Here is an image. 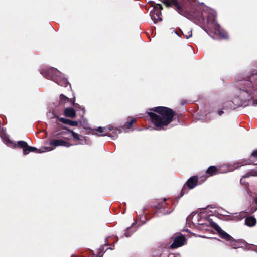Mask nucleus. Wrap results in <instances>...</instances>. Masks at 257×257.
<instances>
[{"label":"nucleus","instance_id":"obj_1","mask_svg":"<svg viewBox=\"0 0 257 257\" xmlns=\"http://www.w3.org/2000/svg\"><path fill=\"white\" fill-rule=\"evenodd\" d=\"M153 110L157 114L153 112H148V114L152 122L158 128L169 124L174 115V112L172 109L165 107H157Z\"/></svg>","mask_w":257,"mask_h":257},{"label":"nucleus","instance_id":"obj_2","mask_svg":"<svg viewBox=\"0 0 257 257\" xmlns=\"http://www.w3.org/2000/svg\"><path fill=\"white\" fill-rule=\"evenodd\" d=\"M56 73H57L56 70L55 69H50L48 71V74L46 75V77L48 79H52L55 81L58 85L66 87L68 84V81L66 79H62V80L59 81L58 79L56 78Z\"/></svg>","mask_w":257,"mask_h":257},{"label":"nucleus","instance_id":"obj_3","mask_svg":"<svg viewBox=\"0 0 257 257\" xmlns=\"http://www.w3.org/2000/svg\"><path fill=\"white\" fill-rule=\"evenodd\" d=\"M215 229L218 232L219 235L221 238L230 241V245L234 248H237L239 247V243L232 239V237L228 234L227 233L224 232L221 229V228L217 226Z\"/></svg>","mask_w":257,"mask_h":257},{"label":"nucleus","instance_id":"obj_4","mask_svg":"<svg viewBox=\"0 0 257 257\" xmlns=\"http://www.w3.org/2000/svg\"><path fill=\"white\" fill-rule=\"evenodd\" d=\"M162 9V6L161 5L156 4L153 10L150 12V16L155 23L162 20L161 12Z\"/></svg>","mask_w":257,"mask_h":257},{"label":"nucleus","instance_id":"obj_5","mask_svg":"<svg viewBox=\"0 0 257 257\" xmlns=\"http://www.w3.org/2000/svg\"><path fill=\"white\" fill-rule=\"evenodd\" d=\"M208 24V27L210 29H214V33L218 35L219 36H221L222 38H226L227 35L226 33L224 32H221L220 29V27L219 25L216 22L215 18L213 17V20L212 22H210L209 19H208L207 20Z\"/></svg>","mask_w":257,"mask_h":257},{"label":"nucleus","instance_id":"obj_6","mask_svg":"<svg viewBox=\"0 0 257 257\" xmlns=\"http://www.w3.org/2000/svg\"><path fill=\"white\" fill-rule=\"evenodd\" d=\"M162 3L167 7L174 6L177 12L181 15L187 17L183 8L179 5L177 0H162Z\"/></svg>","mask_w":257,"mask_h":257},{"label":"nucleus","instance_id":"obj_7","mask_svg":"<svg viewBox=\"0 0 257 257\" xmlns=\"http://www.w3.org/2000/svg\"><path fill=\"white\" fill-rule=\"evenodd\" d=\"M50 145L51 147H49L46 148L47 151H51L53 150L54 148H55L57 146H64L66 147H69L71 145L70 143L68 142L63 140H58L54 139L52 140L50 142Z\"/></svg>","mask_w":257,"mask_h":257},{"label":"nucleus","instance_id":"obj_8","mask_svg":"<svg viewBox=\"0 0 257 257\" xmlns=\"http://www.w3.org/2000/svg\"><path fill=\"white\" fill-rule=\"evenodd\" d=\"M186 242V238L184 235H181L176 236L174 242L171 245L172 248H175L183 245Z\"/></svg>","mask_w":257,"mask_h":257},{"label":"nucleus","instance_id":"obj_9","mask_svg":"<svg viewBox=\"0 0 257 257\" xmlns=\"http://www.w3.org/2000/svg\"><path fill=\"white\" fill-rule=\"evenodd\" d=\"M254 76H250L248 80H244L243 82L241 83V85H244L243 87L240 88V89L242 90L243 91H245L246 92H248L249 90L248 88H251L253 87L252 83L251 82L252 79H254L253 77Z\"/></svg>","mask_w":257,"mask_h":257},{"label":"nucleus","instance_id":"obj_10","mask_svg":"<svg viewBox=\"0 0 257 257\" xmlns=\"http://www.w3.org/2000/svg\"><path fill=\"white\" fill-rule=\"evenodd\" d=\"M197 181V177L196 176H193L188 179L187 182V185L190 189H192L196 185Z\"/></svg>","mask_w":257,"mask_h":257},{"label":"nucleus","instance_id":"obj_11","mask_svg":"<svg viewBox=\"0 0 257 257\" xmlns=\"http://www.w3.org/2000/svg\"><path fill=\"white\" fill-rule=\"evenodd\" d=\"M96 131L100 133L101 136H110L111 135L110 128L107 127H99L96 129Z\"/></svg>","mask_w":257,"mask_h":257},{"label":"nucleus","instance_id":"obj_12","mask_svg":"<svg viewBox=\"0 0 257 257\" xmlns=\"http://www.w3.org/2000/svg\"><path fill=\"white\" fill-rule=\"evenodd\" d=\"M64 115L66 117L73 118L76 115V112L73 108H67L64 110Z\"/></svg>","mask_w":257,"mask_h":257},{"label":"nucleus","instance_id":"obj_13","mask_svg":"<svg viewBox=\"0 0 257 257\" xmlns=\"http://www.w3.org/2000/svg\"><path fill=\"white\" fill-rule=\"evenodd\" d=\"M256 219L252 216L248 217L245 219V224L249 227H252L255 225Z\"/></svg>","mask_w":257,"mask_h":257},{"label":"nucleus","instance_id":"obj_14","mask_svg":"<svg viewBox=\"0 0 257 257\" xmlns=\"http://www.w3.org/2000/svg\"><path fill=\"white\" fill-rule=\"evenodd\" d=\"M19 146L23 149L24 154H28V151H27V147L28 146L27 143L23 141H20L18 142Z\"/></svg>","mask_w":257,"mask_h":257},{"label":"nucleus","instance_id":"obj_15","mask_svg":"<svg viewBox=\"0 0 257 257\" xmlns=\"http://www.w3.org/2000/svg\"><path fill=\"white\" fill-rule=\"evenodd\" d=\"M60 101L61 103H65L66 102L70 101L72 104H74V101L72 99H69L63 94L60 96Z\"/></svg>","mask_w":257,"mask_h":257},{"label":"nucleus","instance_id":"obj_16","mask_svg":"<svg viewBox=\"0 0 257 257\" xmlns=\"http://www.w3.org/2000/svg\"><path fill=\"white\" fill-rule=\"evenodd\" d=\"M217 172V169L216 167L212 166L208 168L206 171V173L210 175H213L216 174Z\"/></svg>","mask_w":257,"mask_h":257},{"label":"nucleus","instance_id":"obj_17","mask_svg":"<svg viewBox=\"0 0 257 257\" xmlns=\"http://www.w3.org/2000/svg\"><path fill=\"white\" fill-rule=\"evenodd\" d=\"M27 151H28V153L30 152H36V153H41V152H45L46 151H47L46 150H42V151H40L39 149H38L37 148H35V147H30V146H28L27 147Z\"/></svg>","mask_w":257,"mask_h":257},{"label":"nucleus","instance_id":"obj_18","mask_svg":"<svg viewBox=\"0 0 257 257\" xmlns=\"http://www.w3.org/2000/svg\"><path fill=\"white\" fill-rule=\"evenodd\" d=\"M182 33L186 38H189L192 36V31L190 29L185 30Z\"/></svg>","mask_w":257,"mask_h":257},{"label":"nucleus","instance_id":"obj_19","mask_svg":"<svg viewBox=\"0 0 257 257\" xmlns=\"http://www.w3.org/2000/svg\"><path fill=\"white\" fill-rule=\"evenodd\" d=\"M136 121L135 118L132 119L130 121L127 122L125 124V126L127 128H130L132 127L133 124Z\"/></svg>","mask_w":257,"mask_h":257},{"label":"nucleus","instance_id":"obj_20","mask_svg":"<svg viewBox=\"0 0 257 257\" xmlns=\"http://www.w3.org/2000/svg\"><path fill=\"white\" fill-rule=\"evenodd\" d=\"M67 130L69 132H70L72 133V136L74 139H75L76 140H79V136L77 133L73 132V131L70 130L69 129H67Z\"/></svg>","mask_w":257,"mask_h":257},{"label":"nucleus","instance_id":"obj_21","mask_svg":"<svg viewBox=\"0 0 257 257\" xmlns=\"http://www.w3.org/2000/svg\"><path fill=\"white\" fill-rule=\"evenodd\" d=\"M59 121L63 123L69 124V119L64 118H59Z\"/></svg>","mask_w":257,"mask_h":257},{"label":"nucleus","instance_id":"obj_22","mask_svg":"<svg viewBox=\"0 0 257 257\" xmlns=\"http://www.w3.org/2000/svg\"><path fill=\"white\" fill-rule=\"evenodd\" d=\"M78 124V123L77 121L69 120V125L71 126H77Z\"/></svg>","mask_w":257,"mask_h":257},{"label":"nucleus","instance_id":"obj_23","mask_svg":"<svg viewBox=\"0 0 257 257\" xmlns=\"http://www.w3.org/2000/svg\"><path fill=\"white\" fill-rule=\"evenodd\" d=\"M252 156L254 157H256L257 158V150H255L252 153Z\"/></svg>","mask_w":257,"mask_h":257},{"label":"nucleus","instance_id":"obj_24","mask_svg":"<svg viewBox=\"0 0 257 257\" xmlns=\"http://www.w3.org/2000/svg\"><path fill=\"white\" fill-rule=\"evenodd\" d=\"M130 230V228H127V230L126 231V232H125V236H126V237H129V236H130V234H128V231H129Z\"/></svg>","mask_w":257,"mask_h":257},{"label":"nucleus","instance_id":"obj_25","mask_svg":"<svg viewBox=\"0 0 257 257\" xmlns=\"http://www.w3.org/2000/svg\"><path fill=\"white\" fill-rule=\"evenodd\" d=\"M223 113V111H219L218 112V114H219V115H222Z\"/></svg>","mask_w":257,"mask_h":257},{"label":"nucleus","instance_id":"obj_26","mask_svg":"<svg viewBox=\"0 0 257 257\" xmlns=\"http://www.w3.org/2000/svg\"><path fill=\"white\" fill-rule=\"evenodd\" d=\"M253 104L257 105V100L253 103Z\"/></svg>","mask_w":257,"mask_h":257},{"label":"nucleus","instance_id":"obj_27","mask_svg":"<svg viewBox=\"0 0 257 257\" xmlns=\"http://www.w3.org/2000/svg\"><path fill=\"white\" fill-rule=\"evenodd\" d=\"M185 189V187H183V189H182V190L181 192H182H182H183Z\"/></svg>","mask_w":257,"mask_h":257},{"label":"nucleus","instance_id":"obj_28","mask_svg":"<svg viewBox=\"0 0 257 257\" xmlns=\"http://www.w3.org/2000/svg\"><path fill=\"white\" fill-rule=\"evenodd\" d=\"M255 201L257 203V197L255 198Z\"/></svg>","mask_w":257,"mask_h":257},{"label":"nucleus","instance_id":"obj_29","mask_svg":"<svg viewBox=\"0 0 257 257\" xmlns=\"http://www.w3.org/2000/svg\"><path fill=\"white\" fill-rule=\"evenodd\" d=\"M93 257H94V256H93Z\"/></svg>","mask_w":257,"mask_h":257}]
</instances>
